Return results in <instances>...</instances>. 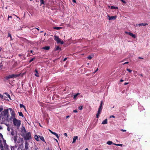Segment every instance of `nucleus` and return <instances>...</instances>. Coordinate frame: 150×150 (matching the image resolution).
Wrapping results in <instances>:
<instances>
[{"mask_svg": "<svg viewBox=\"0 0 150 150\" xmlns=\"http://www.w3.org/2000/svg\"><path fill=\"white\" fill-rule=\"evenodd\" d=\"M131 33H130V32H129L128 33V35H130L131 34Z\"/></svg>", "mask_w": 150, "mask_h": 150, "instance_id": "64", "label": "nucleus"}, {"mask_svg": "<svg viewBox=\"0 0 150 150\" xmlns=\"http://www.w3.org/2000/svg\"><path fill=\"white\" fill-rule=\"evenodd\" d=\"M128 83H128V82H127V83H124V85H126L128 84Z\"/></svg>", "mask_w": 150, "mask_h": 150, "instance_id": "52", "label": "nucleus"}, {"mask_svg": "<svg viewBox=\"0 0 150 150\" xmlns=\"http://www.w3.org/2000/svg\"><path fill=\"white\" fill-rule=\"evenodd\" d=\"M138 58H139V59H143V58L141 57H138Z\"/></svg>", "mask_w": 150, "mask_h": 150, "instance_id": "63", "label": "nucleus"}, {"mask_svg": "<svg viewBox=\"0 0 150 150\" xmlns=\"http://www.w3.org/2000/svg\"><path fill=\"white\" fill-rule=\"evenodd\" d=\"M15 115V112L12 108L5 109L1 112L0 119L2 122L7 121L8 122H20L16 118Z\"/></svg>", "mask_w": 150, "mask_h": 150, "instance_id": "1", "label": "nucleus"}, {"mask_svg": "<svg viewBox=\"0 0 150 150\" xmlns=\"http://www.w3.org/2000/svg\"><path fill=\"white\" fill-rule=\"evenodd\" d=\"M38 149V148L37 147H36L35 149V150H37Z\"/></svg>", "mask_w": 150, "mask_h": 150, "instance_id": "58", "label": "nucleus"}, {"mask_svg": "<svg viewBox=\"0 0 150 150\" xmlns=\"http://www.w3.org/2000/svg\"><path fill=\"white\" fill-rule=\"evenodd\" d=\"M107 144H108L109 145H110L113 144V143L112 142V141H108L107 142Z\"/></svg>", "mask_w": 150, "mask_h": 150, "instance_id": "22", "label": "nucleus"}, {"mask_svg": "<svg viewBox=\"0 0 150 150\" xmlns=\"http://www.w3.org/2000/svg\"><path fill=\"white\" fill-rule=\"evenodd\" d=\"M82 107H83L82 106H79V110H82Z\"/></svg>", "mask_w": 150, "mask_h": 150, "instance_id": "33", "label": "nucleus"}, {"mask_svg": "<svg viewBox=\"0 0 150 150\" xmlns=\"http://www.w3.org/2000/svg\"><path fill=\"white\" fill-rule=\"evenodd\" d=\"M62 27H54L53 28L54 29H55L57 30H59L61 29L62 28Z\"/></svg>", "mask_w": 150, "mask_h": 150, "instance_id": "20", "label": "nucleus"}, {"mask_svg": "<svg viewBox=\"0 0 150 150\" xmlns=\"http://www.w3.org/2000/svg\"><path fill=\"white\" fill-rule=\"evenodd\" d=\"M112 144L114 145H115L117 146V144H115V143H113Z\"/></svg>", "mask_w": 150, "mask_h": 150, "instance_id": "56", "label": "nucleus"}, {"mask_svg": "<svg viewBox=\"0 0 150 150\" xmlns=\"http://www.w3.org/2000/svg\"><path fill=\"white\" fill-rule=\"evenodd\" d=\"M72 1L74 3H76V1L75 0H72Z\"/></svg>", "mask_w": 150, "mask_h": 150, "instance_id": "57", "label": "nucleus"}, {"mask_svg": "<svg viewBox=\"0 0 150 150\" xmlns=\"http://www.w3.org/2000/svg\"><path fill=\"white\" fill-rule=\"evenodd\" d=\"M4 94H5L10 99V96L8 93H5Z\"/></svg>", "mask_w": 150, "mask_h": 150, "instance_id": "27", "label": "nucleus"}, {"mask_svg": "<svg viewBox=\"0 0 150 150\" xmlns=\"http://www.w3.org/2000/svg\"><path fill=\"white\" fill-rule=\"evenodd\" d=\"M122 146V144H117V146Z\"/></svg>", "mask_w": 150, "mask_h": 150, "instance_id": "49", "label": "nucleus"}, {"mask_svg": "<svg viewBox=\"0 0 150 150\" xmlns=\"http://www.w3.org/2000/svg\"><path fill=\"white\" fill-rule=\"evenodd\" d=\"M3 108L2 106H0V113L1 111H2L3 110Z\"/></svg>", "mask_w": 150, "mask_h": 150, "instance_id": "29", "label": "nucleus"}, {"mask_svg": "<svg viewBox=\"0 0 150 150\" xmlns=\"http://www.w3.org/2000/svg\"><path fill=\"white\" fill-rule=\"evenodd\" d=\"M35 72L36 73L35 74V76L38 77H39V74L38 73V71H37V70L36 69L35 71Z\"/></svg>", "mask_w": 150, "mask_h": 150, "instance_id": "16", "label": "nucleus"}, {"mask_svg": "<svg viewBox=\"0 0 150 150\" xmlns=\"http://www.w3.org/2000/svg\"><path fill=\"white\" fill-rule=\"evenodd\" d=\"M108 16L109 17V19L110 20H111L112 19L115 20L116 18V16H110L109 15H108Z\"/></svg>", "mask_w": 150, "mask_h": 150, "instance_id": "11", "label": "nucleus"}, {"mask_svg": "<svg viewBox=\"0 0 150 150\" xmlns=\"http://www.w3.org/2000/svg\"><path fill=\"white\" fill-rule=\"evenodd\" d=\"M2 139H3V144H2L3 145V146H4V145L6 144V141L4 138H3Z\"/></svg>", "mask_w": 150, "mask_h": 150, "instance_id": "23", "label": "nucleus"}, {"mask_svg": "<svg viewBox=\"0 0 150 150\" xmlns=\"http://www.w3.org/2000/svg\"><path fill=\"white\" fill-rule=\"evenodd\" d=\"M120 130L122 132H126V130L125 129H121Z\"/></svg>", "mask_w": 150, "mask_h": 150, "instance_id": "41", "label": "nucleus"}, {"mask_svg": "<svg viewBox=\"0 0 150 150\" xmlns=\"http://www.w3.org/2000/svg\"><path fill=\"white\" fill-rule=\"evenodd\" d=\"M148 25V24L147 23H140V24H138V25L140 26H145V25Z\"/></svg>", "mask_w": 150, "mask_h": 150, "instance_id": "18", "label": "nucleus"}, {"mask_svg": "<svg viewBox=\"0 0 150 150\" xmlns=\"http://www.w3.org/2000/svg\"><path fill=\"white\" fill-rule=\"evenodd\" d=\"M64 135L65 136H66V137H67V133H64Z\"/></svg>", "mask_w": 150, "mask_h": 150, "instance_id": "43", "label": "nucleus"}, {"mask_svg": "<svg viewBox=\"0 0 150 150\" xmlns=\"http://www.w3.org/2000/svg\"><path fill=\"white\" fill-rule=\"evenodd\" d=\"M102 108H103L99 107L97 113L96 114V117L97 118L99 117V115L100 114L102 110Z\"/></svg>", "mask_w": 150, "mask_h": 150, "instance_id": "8", "label": "nucleus"}, {"mask_svg": "<svg viewBox=\"0 0 150 150\" xmlns=\"http://www.w3.org/2000/svg\"><path fill=\"white\" fill-rule=\"evenodd\" d=\"M53 134L55 135L57 137L58 139L59 138V136H58V134L56 133L55 132H54L53 133Z\"/></svg>", "mask_w": 150, "mask_h": 150, "instance_id": "26", "label": "nucleus"}, {"mask_svg": "<svg viewBox=\"0 0 150 150\" xmlns=\"http://www.w3.org/2000/svg\"><path fill=\"white\" fill-rule=\"evenodd\" d=\"M23 137H24V139L26 140H30L32 138L31 134L29 132H27L26 134H25L24 136Z\"/></svg>", "mask_w": 150, "mask_h": 150, "instance_id": "3", "label": "nucleus"}, {"mask_svg": "<svg viewBox=\"0 0 150 150\" xmlns=\"http://www.w3.org/2000/svg\"><path fill=\"white\" fill-rule=\"evenodd\" d=\"M25 150H28L29 149V144L27 141L25 142Z\"/></svg>", "mask_w": 150, "mask_h": 150, "instance_id": "9", "label": "nucleus"}, {"mask_svg": "<svg viewBox=\"0 0 150 150\" xmlns=\"http://www.w3.org/2000/svg\"><path fill=\"white\" fill-rule=\"evenodd\" d=\"M39 137L41 140L43 142H45V139L43 137L41 136H39Z\"/></svg>", "mask_w": 150, "mask_h": 150, "instance_id": "17", "label": "nucleus"}, {"mask_svg": "<svg viewBox=\"0 0 150 150\" xmlns=\"http://www.w3.org/2000/svg\"><path fill=\"white\" fill-rule=\"evenodd\" d=\"M107 119H106L103 122H107Z\"/></svg>", "mask_w": 150, "mask_h": 150, "instance_id": "46", "label": "nucleus"}, {"mask_svg": "<svg viewBox=\"0 0 150 150\" xmlns=\"http://www.w3.org/2000/svg\"><path fill=\"white\" fill-rule=\"evenodd\" d=\"M115 6H110V8L111 9H115Z\"/></svg>", "mask_w": 150, "mask_h": 150, "instance_id": "40", "label": "nucleus"}, {"mask_svg": "<svg viewBox=\"0 0 150 150\" xmlns=\"http://www.w3.org/2000/svg\"><path fill=\"white\" fill-rule=\"evenodd\" d=\"M128 63H129V62H125V63H124L123 64V65H124V64H128Z\"/></svg>", "mask_w": 150, "mask_h": 150, "instance_id": "50", "label": "nucleus"}, {"mask_svg": "<svg viewBox=\"0 0 150 150\" xmlns=\"http://www.w3.org/2000/svg\"><path fill=\"white\" fill-rule=\"evenodd\" d=\"M111 117L115 118V117L114 115H111L110 117V118H111Z\"/></svg>", "mask_w": 150, "mask_h": 150, "instance_id": "42", "label": "nucleus"}, {"mask_svg": "<svg viewBox=\"0 0 150 150\" xmlns=\"http://www.w3.org/2000/svg\"><path fill=\"white\" fill-rule=\"evenodd\" d=\"M18 76V75L17 74H11L8 76H7L5 78L7 79L8 80L11 78H16Z\"/></svg>", "mask_w": 150, "mask_h": 150, "instance_id": "6", "label": "nucleus"}, {"mask_svg": "<svg viewBox=\"0 0 150 150\" xmlns=\"http://www.w3.org/2000/svg\"><path fill=\"white\" fill-rule=\"evenodd\" d=\"M54 40L56 41L58 44L60 43L61 44H63L64 42V41H62L58 36L54 35Z\"/></svg>", "mask_w": 150, "mask_h": 150, "instance_id": "4", "label": "nucleus"}, {"mask_svg": "<svg viewBox=\"0 0 150 150\" xmlns=\"http://www.w3.org/2000/svg\"><path fill=\"white\" fill-rule=\"evenodd\" d=\"M114 8H115V9H118V7H115Z\"/></svg>", "mask_w": 150, "mask_h": 150, "instance_id": "60", "label": "nucleus"}, {"mask_svg": "<svg viewBox=\"0 0 150 150\" xmlns=\"http://www.w3.org/2000/svg\"><path fill=\"white\" fill-rule=\"evenodd\" d=\"M129 33V32H127V31H125V33H126V34H128V33Z\"/></svg>", "mask_w": 150, "mask_h": 150, "instance_id": "62", "label": "nucleus"}, {"mask_svg": "<svg viewBox=\"0 0 150 150\" xmlns=\"http://www.w3.org/2000/svg\"><path fill=\"white\" fill-rule=\"evenodd\" d=\"M35 139L37 141H38L40 140L39 137L37 135H35L34 136Z\"/></svg>", "mask_w": 150, "mask_h": 150, "instance_id": "15", "label": "nucleus"}, {"mask_svg": "<svg viewBox=\"0 0 150 150\" xmlns=\"http://www.w3.org/2000/svg\"><path fill=\"white\" fill-rule=\"evenodd\" d=\"M18 136L17 135L14 136L13 137V139L14 140V142L15 143L16 145L18 146L20 143H21L23 142V139L19 137L18 139H17Z\"/></svg>", "mask_w": 150, "mask_h": 150, "instance_id": "2", "label": "nucleus"}, {"mask_svg": "<svg viewBox=\"0 0 150 150\" xmlns=\"http://www.w3.org/2000/svg\"><path fill=\"white\" fill-rule=\"evenodd\" d=\"M130 36H131L133 38H135L136 37V36L135 35L133 34V33H131Z\"/></svg>", "mask_w": 150, "mask_h": 150, "instance_id": "21", "label": "nucleus"}, {"mask_svg": "<svg viewBox=\"0 0 150 150\" xmlns=\"http://www.w3.org/2000/svg\"><path fill=\"white\" fill-rule=\"evenodd\" d=\"M0 137L2 139L3 138V135L1 133H0Z\"/></svg>", "mask_w": 150, "mask_h": 150, "instance_id": "39", "label": "nucleus"}, {"mask_svg": "<svg viewBox=\"0 0 150 150\" xmlns=\"http://www.w3.org/2000/svg\"><path fill=\"white\" fill-rule=\"evenodd\" d=\"M41 4H44V0H40Z\"/></svg>", "mask_w": 150, "mask_h": 150, "instance_id": "31", "label": "nucleus"}, {"mask_svg": "<svg viewBox=\"0 0 150 150\" xmlns=\"http://www.w3.org/2000/svg\"><path fill=\"white\" fill-rule=\"evenodd\" d=\"M127 70L129 72H131L132 71V70L129 69H127Z\"/></svg>", "mask_w": 150, "mask_h": 150, "instance_id": "37", "label": "nucleus"}, {"mask_svg": "<svg viewBox=\"0 0 150 150\" xmlns=\"http://www.w3.org/2000/svg\"><path fill=\"white\" fill-rule=\"evenodd\" d=\"M67 58H65L64 59V61H66V60H67Z\"/></svg>", "mask_w": 150, "mask_h": 150, "instance_id": "59", "label": "nucleus"}, {"mask_svg": "<svg viewBox=\"0 0 150 150\" xmlns=\"http://www.w3.org/2000/svg\"><path fill=\"white\" fill-rule=\"evenodd\" d=\"M79 94V93H77V94H76V95H74V99H76V97L78 96Z\"/></svg>", "mask_w": 150, "mask_h": 150, "instance_id": "25", "label": "nucleus"}, {"mask_svg": "<svg viewBox=\"0 0 150 150\" xmlns=\"http://www.w3.org/2000/svg\"><path fill=\"white\" fill-rule=\"evenodd\" d=\"M21 135L22 137L23 136H24L25 134H26V133L27 132L24 127L23 126L21 128Z\"/></svg>", "mask_w": 150, "mask_h": 150, "instance_id": "7", "label": "nucleus"}, {"mask_svg": "<svg viewBox=\"0 0 150 150\" xmlns=\"http://www.w3.org/2000/svg\"><path fill=\"white\" fill-rule=\"evenodd\" d=\"M35 59V58H32V59H31L30 61V62H31L32 61H33Z\"/></svg>", "mask_w": 150, "mask_h": 150, "instance_id": "36", "label": "nucleus"}, {"mask_svg": "<svg viewBox=\"0 0 150 150\" xmlns=\"http://www.w3.org/2000/svg\"><path fill=\"white\" fill-rule=\"evenodd\" d=\"M13 125L17 127L18 128L20 126L21 124V122H13Z\"/></svg>", "mask_w": 150, "mask_h": 150, "instance_id": "10", "label": "nucleus"}, {"mask_svg": "<svg viewBox=\"0 0 150 150\" xmlns=\"http://www.w3.org/2000/svg\"><path fill=\"white\" fill-rule=\"evenodd\" d=\"M17 146L15 145L14 146H11V150H18V149H16Z\"/></svg>", "mask_w": 150, "mask_h": 150, "instance_id": "12", "label": "nucleus"}, {"mask_svg": "<svg viewBox=\"0 0 150 150\" xmlns=\"http://www.w3.org/2000/svg\"><path fill=\"white\" fill-rule=\"evenodd\" d=\"M11 134L13 136L14 134V132L13 131H12L11 132Z\"/></svg>", "mask_w": 150, "mask_h": 150, "instance_id": "34", "label": "nucleus"}, {"mask_svg": "<svg viewBox=\"0 0 150 150\" xmlns=\"http://www.w3.org/2000/svg\"><path fill=\"white\" fill-rule=\"evenodd\" d=\"M93 55H91L89 56L88 57V58L89 59H91V58H92L93 57Z\"/></svg>", "mask_w": 150, "mask_h": 150, "instance_id": "24", "label": "nucleus"}, {"mask_svg": "<svg viewBox=\"0 0 150 150\" xmlns=\"http://www.w3.org/2000/svg\"><path fill=\"white\" fill-rule=\"evenodd\" d=\"M20 107L21 108H22L23 107L24 108L25 110H26V109L25 108V106L23 104H20Z\"/></svg>", "mask_w": 150, "mask_h": 150, "instance_id": "28", "label": "nucleus"}, {"mask_svg": "<svg viewBox=\"0 0 150 150\" xmlns=\"http://www.w3.org/2000/svg\"><path fill=\"white\" fill-rule=\"evenodd\" d=\"M49 131L52 134H53V133L54 132L50 129H49Z\"/></svg>", "mask_w": 150, "mask_h": 150, "instance_id": "45", "label": "nucleus"}, {"mask_svg": "<svg viewBox=\"0 0 150 150\" xmlns=\"http://www.w3.org/2000/svg\"><path fill=\"white\" fill-rule=\"evenodd\" d=\"M98 69H96V70L95 71V72H94V73H95V72H96L97 71H98Z\"/></svg>", "mask_w": 150, "mask_h": 150, "instance_id": "61", "label": "nucleus"}, {"mask_svg": "<svg viewBox=\"0 0 150 150\" xmlns=\"http://www.w3.org/2000/svg\"><path fill=\"white\" fill-rule=\"evenodd\" d=\"M122 1L123 3H124V4H126V2L125 1H124V0H122V1Z\"/></svg>", "mask_w": 150, "mask_h": 150, "instance_id": "44", "label": "nucleus"}, {"mask_svg": "<svg viewBox=\"0 0 150 150\" xmlns=\"http://www.w3.org/2000/svg\"><path fill=\"white\" fill-rule=\"evenodd\" d=\"M73 112H77V111L76 110H73Z\"/></svg>", "mask_w": 150, "mask_h": 150, "instance_id": "48", "label": "nucleus"}, {"mask_svg": "<svg viewBox=\"0 0 150 150\" xmlns=\"http://www.w3.org/2000/svg\"><path fill=\"white\" fill-rule=\"evenodd\" d=\"M12 122H4V124L7 127V130L8 131H9L10 129H12L13 128V125L12 124Z\"/></svg>", "mask_w": 150, "mask_h": 150, "instance_id": "5", "label": "nucleus"}, {"mask_svg": "<svg viewBox=\"0 0 150 150\" xmlns=\"http://www.w3.org/2000/svg\"><path fill=\"white\" fill-rule=\"evenodd\" d=\"M59 49L61 50V48H59L58 46L56 48V50H58Z\"/></svg>", "mask_w": 150, "mask_h": 150, "instance_id": "35", "label": "nucleus"}, {"mask_svg": "<svg viewBox=\"0 0 150 150\" xmlns=\"http://www.w3.org/2000/svg\"><path fill=\"white\" fill-rule=\"evenodd\" d=\"M78 139V137L75 136L74 137L73 139L72 143H74L75 142L76 140Z\"/></svg>", "mask_w": 150, "mask_h": 150, "instance_id": "14", "label": "nucleus"}, {"mask_svg": "<svg viewBox=\"0 0 150 150\" xmlns=\"http://www.w3.org/2000/svg\"><path fill=\"white\" fill-rule=\"evenodd\" d=\"M107 122H102V124H107Z\"/></svg>", "mask_w": 150, "mask_h": 150, "instance_id": "55", "label": "nucleus"}, {"mask_svg": "<svg viewBox=\"0 0 150 150\" xmlns=\"http://www.w3.org/2000/svg\"><path fill=\"white\" fill-rule=\"evenodd\" d=\"M4 146L5 148V150H9V146L7 144L4 145Z\"/></svg>", "mask_w": 150, "mask_h": 150, "instance_id": "13", "label": "nucleus"}, {"mask_svg": "<svg viewBox=\"0 0 150 150\" xmlns=\"http://www.w3.org/2000/svg\"><path fill=\"white\" fill-rule=\"evenodd\" d=\"M11 34L10 33H8V37H10V38H11Z\"/></svg>", "mask_w": 150, "mask_h": 150, "instance_id": "38", "label": "nucleus"}, {"mask_svg": "<svg viewBox=\"0 0 150 150\" xmlns=\"http://www.w3.org/2000/svg\"><path fill=\"white\" fill-rule=\"evenodd\" d=\"M50 47L49 46H46L43 48V49L47 50H48L50 49Z\"/></svg>", "mask_w": 150, "mask_h": 150, "instance_id": "19", "label": "nucleus"}, {"mask_svg": "<svg viewBox=\"0 0 150 150\" xmlns=\"http://www.w3.org/2000/svg\"><path fill=\"white\" fill-rule=\"evenodd\" d=\"M100 104L102 105H103V101H101V102H100Z\"/></svg>", "mask_w": 150, "mask_h": 150, "instance_id": "53", "label": "nucleus"}, {"mask_svg": "<svg viewBox=\"0 0 150 150\" xmlns=\"http://www.w3.org/2000/svg\"><path fill=\"white\" fill-rule=\"evenodd\" d=\"M18 113L19 116H23V113L21 112H19Z\"/></svg>", "mask_w": 150, "mask_h": 150, "instance_id": "30", "label": "nucleus"}, {"mask_svg": "<svg viewBox=\"0 0 150 150\" xmlns=\"http://www.w3.org/2000/svg\"><path fill=\"white\" fill-rule=\"evenodd\" d=\"M3 97V96L1 94H0V98H2Z\"/></svg>", "mask_w": 150, "mask_h": 150, "instance_id": "51", "label": "nucleus"}, {"mask_svg": "<svg viewBox=\"0 0 150 150\" xmlns=\"http://www.w3.org/2000/svg\"><path fill=\"white\" fill-rule=\"evenodd\" d=\"M103 105H102L100 104L99 107L103 108Z\"/></svg>", "mask_w": 150, "mask_h": 150, "instance_id": "47", "label": "nucleus"}, {"mask_svg": "<svg viewBox=\"0 0 150 150\" xmlns=\"http://www.w3.org/2000/svg\"><path fill=\"white\" fill-rule=\"evenodd\" d=\"M2 62H1V63H0V69H1L2 67H3V64H2Z\"/></svg>", "mask_w": 150, "mask_h": 150, "instance_id": "32", "label": "nucleus"}, {"mask_svg": "<svg viewBox=\"0 0 150 150\" xmlns=\"http://www.w3.org/2000/svg\"><path fill=\"white\" fill-rule=\"evenodd\" d=\"M69 117H70V116L69 115L67 116L66 117V118L67 119V118H68Z\"/></svg>", "mask_w": 150, "mask_h": 150, "instance_id": "54", "label": "nucleus"}]
</instances>
